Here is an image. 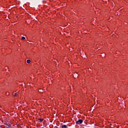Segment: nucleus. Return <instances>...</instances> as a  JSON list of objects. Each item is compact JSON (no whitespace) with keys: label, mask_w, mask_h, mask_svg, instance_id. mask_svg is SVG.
<instances>
[{"label":"nucleus","mask_w":128,"mask_h":128,"mask_svg":"<svg viewBox=\"0 0 128 128\" xmlns=\"http://www.w3.org/2000/svg\"><path fill=\"white\" fill-rule=\"evenodd\" d=\"M4 124H6V126H8V128H10V126H12L10 124H8V123H5Z\"/></svg>","instance_id":"nucleus-2"},{"label":"nucleus","mask_w":128,"mask_h":128,"mask_svg":"<svg viewBox=\"0 0 128 128\" xmlns=\"http://www.w3.org/2000/svg\"><path fill=\"white\" fill-rule=\"evenodd\" d=\"M38 120H40V122H42L44 120V119H42V118H39Z\"/></svg>","instance_id":"nucleus-5"},{"label":"nucleus","mask_w":128,"mask_h":128,"mask_svg":"<svg viewBox=\"0 0 128 128\" xmlns=\"http://www.w3.org/2000/svg\"><path fill=\"white\" fill-rule=\"evenodd\" d=\"M22 40H26V38L22 36Z\"/></svg>","instance_id":"nucleus-6"},{"label":"nucleus","mask_w":128,"mask_h":128,"mask_svg":"<svg viewBox=\"0 0 128 128\" xmlns=\"http://www.w3.org/2000/svg\"><path fill=\"white\" fill-rule=\"evenodd\" d=\"M6 128H8V126H7Z\"/></svg>","instance_id":"nucleus-8"},{"label":"nucleus","mask_w":128,"mask_h":128,"mask_svg":"<svg viewBox=\"0 0 128 128\" xmlns=\"http://www.w3.org/2000/svg\"><path fill=\"white\" fill-rule=\"evenodd\" d=\"M27 64H30V60H28L26 61Z\"/></svg>","instance_id":"nucleus-4"},{"label":"nucleus","mask_w":128,"mask_h":128,"mask_svg":"<svg viewBox=\"0 0 128 128\" xmlns=\"http://www.w3.org/2000/svg\"><path fill=\"white\" fill-rule=\"evenodd\" d=\"M16 94H18V93H15V94H14V96H16Z\"/></svg>","instance_id":"nucleus-7"},{"label":"nucleus","mask_w":128,"mask_h":128,"mask_svg":"<svg viewBox=\"0 0 128 128\" xmlns=\"http://www.w3.org/2000/svg\"><path fill=\"white\" fill-rule=\"evenodd\" d=\"M62 128H68V126H66V125H62Z\"/></svg>","instance_id":"nucleus-3"},{"label":"nucleus","mask_w":128,"mask_h":128,"mask_svg":"<svg viewBox=\"0 0 128 128\" xmlns=\"http://www.w3.org/2000/svg\"><path fill=\"white\" fill-rule=\"evenodd\" d=\"M84 121H82V120L80 119L76 121V124H82V123Z\"/></svg>","instance_id":"nucleus-1"}]
</instances>
